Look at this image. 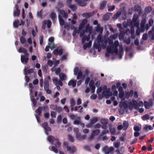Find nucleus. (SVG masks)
<instances>
[{"label": "nucleus", "mask_w": 154, "mask_h": 154, "mask_svg": "<svg viewBox=\"0 0 154 154\" xmlns=\"http://www.w3.org/2000/svg\"><path fill=\"white\" fill-rule=\"evenodd\" d=\"M24 71H25L24 74L25 75V77L26 82V83H28L29 81V80H30L28 76H27V74L26 72V69H25L24 70Z\"/></svg>", "instance_id": "nucleus-43"}, {"label": "nucleus", "mask_w": 154, "mask_h": 154, "mask_svg": "<svg viewBox=\"0 0 154 154\" xmlns=\"http://www.w3.org/2000/svg\"><path fill=\"white\" fill-rule=\"evenodd\" d=\"M88 22L87 20L86 19H84L82 22L80 24L79 26V27L78 28V31H77V33H79L80 32L81 30L84 28L85 25Z\"/></svg>", "instance_id": "nucleus-8"}, {"label": "nucleus", "mask_w": 154, "mask_h": 154, "mask_svg": "<svg viewBox=\"0 0 154 154\" xmlns=\"http://www.w3.org/2000/svg\"><path fill=\"white\" fill-rule=\"evenodd\" d=\"M89 71L88 69H86L85 71L84 74L83 75V77H84L85 76H87L88 75Z\"/></svg>", "instance_id": "nucleus-59"}, {"label": "nucleus", "mask_w": 154, "mask_h": 154, "mask_svg": "<svg viewBox=\"0 0 154 154\" xmlns=\"http://www.w3.org/2000/svg\"><path fill=\"white\" fill-rule=\"evenodd\" d=\"M120 143L119 142H117L114 144V146L116 148H118L120 146Z\"/></svg>", "instance_id": "nucleus-63"}, {"label": "nucleus", "mask_w": 154, "mask_h": 154, "mask_svg": "<svg viewBox=\"0 0 154 154\" xmlns=\"http://www.w3.org/2000/svg\"><path fill=\"white\" fill-rule=\"evenodd\" d=\"M139 22L138 21L135 19V27L137 28L136 30V33L137 35H139L140 34V32H143L145 30L144 26H141L140 28L139 27Z\"/></svg>", "instance_id": "nucleus-2"}, {"label": "nucleus", "mask_w": 154, "mask_h": 154, "mask_svg": "<svg viewBox=\"0 0 154 154\" xmlns=\"http://www.w3.org/2000/svg\"><path fill=\"white\" fill-rule=\"evenodd\" d=\"M36 112L38 113V116H40L41 115V114L42 113V108L40 107H38L36 110Z\"/></svg>", "instance_id": "nucleus-49"}, {"label": "nucleus", "mask_w": 154, "mask_h": 154, "mask_svg": "<svg viewBox=\"0 0 154 154\" xmlns=\"http://www.w3.org/2000/svg\"><path fill=\"white\" fill-rule=\"evenodd\" d=\"M53 52L54 54L56 55H61L63 53V50L62 48L60 49L59 50L56 48L54 50Z\"/></svg>", "instance_id": "nucleus-10"}, {"label": "nucleus", "mask_w": 154, "mask_h": 154, "mask_svg": "<svg viewBox=\"0 0 154 154\" xmlns=\"http://www.w3.org/2000/svg\"><path fill=\"white\" fill-rule=\"evenodd\" d=\"M69 7L73 12L75 11L77 8V6L74 4L72 5H69Z\"/></svg>", "instance_id": "nucleus-21"}, {"label": "nucleus", "mask_w": 154, "mask_h": 154, "mask_svg": "<svg viewBox=\"0 0 154 154\" xmlns=\"http://www.w3.org/2000/svg\"><path fill=\"white\" fill-rule=\"evenodd\" d=\"M102 94L106 98H108L110 96L112 95V93L110 91V89L109 88L106 91H103Z\"/></svg>", "instance_id": "nucleus-9"}, {"label": "nucleus", "mask_w": 154, "mask_h": 154, "mask_svg": "<svg viewBox=\"0 0 154 154\" xmlns=\"http://www.w3.org/2000/svg\"><path fill=\"white\" fill-rule=\"evenodd\" d=\"M29 58L25 57L23 55H21V60L22 63H26L29 60Z\"/></svg>", "instance_id": "nucleus-13"}, {"label": "nucleus", "mask_w": 154, "mask_h": 154, "mask_svg": "<svg viewBox=\"0 0 154 154\" xmlns=\"http://www.w3.org/2000/svg\"><path fill=\"white\" fill-rule=\"evenodd\" d=\"M146 22V19H144L142 20L141 21V24H140V26H144L145 23Z\"/></svg>", "instance_id": "nucleus-58"}, {"label": "nucleus", "mask_w": 154, "mask_h": 154, "mask_svg": "<svg viewBox=\"0 0 154 154\" xmlns=\"http://www.w3.org/2000/svg\"><path fill=\"white\" fill-rule=\"evenodd\" d=\"M107 52L110 53H113V50L112 49L110 46H108L107 48Z\"/></svg>", "instance_id": "nucleus-51"}, {"label": "nucleus", "mask_w": 154, "mask_h": 154, "mask_svg": "<svg viewBox=\"0 0 154 154\" xmlns=\"http://www.w3.org/2000/svg\"><path fill=\"white\" fill-rule=\"evenodd\" d=\"M101 46L100 44V42H99V41H97L96 43H95L94 45V48L96 49V48H98L99 47Z\"/></svg>", "instance_id": "nucleus-60"}, {"label": "nucleus", "mask_w": 154, "mask_h": 154, "mask_svg": "<svg viewBox=\"0 0 154 154\" xmlns=\"http://www.w3.org/2000/svg\"><path fill=\"white\" fill-rule=\"evenodd\" d=\"M20 21L18 20H16L14 22L13 25L15 28H18L19 25Z\"/></svg>", "instance_id": "nucleus-25"}, {"label": "nucleus", "mask_w": 154, "mask_h": 154, "mask_svg": "<svg viewBox=\"0 0 154 154\" xmlns=\"http://www.w3.org/2000/svg\"><path fill=\"white\" fill-rule=\"evenodd\" d=\"M152 10V8L151 7L148 6L146 8L145 11L146 14H149L150 13Z\"/></svg>", "instance_id": "nucleus-26"}, {"label": "nucleus", "mask_w": 154, "mask_h": 154, "mask_svg": "<svg viewBox=\"0 0 154 154\" xmlns=\"http://www.w3.org/2000/svg\"><path fill=\"white\" fill-rule=\"evenodd\" d=\"M58 17L60 25L62 26H63L64 23V20L60 15H59Z\"/></svg>", "instance_id": "nucleus-33"}, {"label": "nucleus", "mask_w": 154, "mask_h": 154, "mask_svg": "<svg viewBox=\"0 0 154 154\" xmlns=\"http://www.w3.org/2000/svg\"><path fill=\"white\" fill-rule=\"evenodd\" d=\"M97 41H99V42H102L103 41V38L102 37L101 35H98L97 37Z\"/></svg>", "instance_id": "nucleus-55"}, {"label": "nucleus", "mask_w": 154, "mask_h": 154, "mask_svg": "<svg viewBox=\"0 0 154 154\" xmlns=\"http://www.w3.org/2000/svg\"><path fill=\"white\" fill-rule=\"evenodd\" d=\"M109 130H107L106 129L103 130L102 131L100 135L101 136H102L103 135L105 134L109 133Z\"/></svg>", "instance_id": "nucleus-45"}, {"label": "nucleus", "mask_w": 154, "mask_h": 154, "mask_svg": "<svg viewBox=\"0 0 154 154\" xmlns=\"http://www.w3.org/2000/svg\"><path fill=\"white\" fill-rule=\"evenodd\" d=\"M60 13L62 15L63 17L67 18L68 15L65 12V11L63 10H60L59 11Z\"/></svg>", "instance_id": "nucleus-18"}, {"label": "nucleus", "mask_w": 154, "mask_h": 154, "mask_svg": "<svg viewBox=\"0 0 154 154\" xmlns=\"http://www.w3.org/2000/svg\"><path fill=\"white\" fill-rule=\"evenodd\" d=\"M54 38L52 37H50L48 39V41L49 42H50V43H49L48 45H54Z\"/></svg>", "instance_id": "nucleus-28"}, {"label": "nucleus", "mask_w": 154, "mask_h": 154, "mask_svg": "<svg viewBox=\"0 0 154 154\" xmlns=\"http://www.w3.org/2000/svg\"><path fill=\"white\" fill-rule=\"evenodd\" d=\"M76 81H73L72 80H70L68 83V85L69 86L72 85L73 87H75L76 85Z\"/></svg>", "instance_id": "nucleus-19"}, {"label": "nucleus", "mask_w": 154, "mask_h": 154, "mask_svg": "<svg viewBox=\"0 0 154 154\" xmlns=\"http://www.w3.org/2000/svg\"><path fill=\"white\" fill-rule=\"evenodd\" d=\"M144 105V103L142 101H140L138 103L137 102L135 101V109H137V108L138 106H143Z\"/></svg>", "instance_id": "nucleus-27"}, {"label": "nucleus", "mask_w": 154, "mask_h": 154, "mask_svg": "<svg viewBox=\"0 0 154 154\" xmlns=\"http://www.w3.org/2000/svg\"><path fill=\"white\" fill-rule=\"evenodd\" d=\"M18 51L19 53H25L27 52V50L24 48L20 47L18 48Z\"/></svg>", "instance_id": "nucleus-30"}, {"label": "nucleus", "mask_w": 154, "mask_h": 154, "mask_svg": "<svg viewBox=\"0 0 154 154\" xmlns=\"http://www.w3.org/2000/svg\"><path fill=\"white\" fill-rule=\"evenodd\" d=\"M56 147L53 146L51 147V149L55 153H57L58 152V151Z\"/></svg>", "instance_id": "nucleus-64"}, {"label": "nucleus", "mask_w": 154, "mask_h": 154, "mask_svg": "<svg viewBox=\"0 0 154 154\" xmlns=\"http://www.w3.org/2000/svg\"><path fill=\"white\" fill-rule=\"evenodd\" d=\"M82 16L83 17H85L86 19H88L91 16V14H89L88 13H85L82 14Z\"/></svg>", "instance_id": "nucleus-23"}, {"label": "nucleus", "mask_w": 154, "mask_h": 154, "mask_svg": "<svg viewBox=\"0 0 154 154\" xmlns=\"http://www.w3.org/2000/svg\"><path fill=\"white\" fill-rule=\"evenodd\" d=\"M100 122L101 124L104 125H107L108 123V120L104 118L101 119Z\"/></svg>", "instance_id": "nucleus-29"}, {"label": "nucleus", "mask_w": 154, "mask_h": 154, "mask_svg": "<svg viewBox=\"0 0 154 154\" xmlns=\"http://www.w3.org/2000/svg\"><path fill=\"white\" fill-rule=\"evenodd\" d=\"M69 116L70 119L72 120H74L73 122L74 125H78L81 122V118L79 116H78L77 115L69 114Z\"/></svg>", "instance_id": "nucleus-1"}, {"label": "nucleus", "mask_w": 154, "mask_h": 154, "mask_svg": "<svg viewBox=\"0 0 154 154\" xmlns=\"http://www.w3.org/2000/svg\"><path fill=\"white\" fill-rule=\"evenodd\" d=\"M134 94V91L133 90L129 91H127L125 93V97L127 99H128L130 97L132 96Z\"/></svg>", "instance_id": "nucleus-15"}, {"label": "nucleus", "mask_w": 154, "mask_h": 154, "mask_svg": "<svg viewBox=\"0 0 154 154\" xmlns=\"http://www.w3.org/2000/svg\"><path fill=\"white\" fill-rule=\"evenodd\" d=\"M20 42L22 44H24L26 43V40L25 37L21 36L20 38Z\"/></svg>", "instance_id": "nucleus-36"}, {"label": "nucleus", "mask_w": 154, "mask_h": 154, "mask_svg": "<svg viewBox=\"0 0 154 154\" xmlns=\"http://www.w3.org/2000/svg\"><path fill=\"white\" fill-rule=\"evenodd\" d=\"M81 134L80 133L77 134L76 135V137L77 139L79 140H81Z\"/></svg>", "instance_id": "nucleus-62"}, {"label": "nucleus", "mask_w": 154, "mask_h": 154, "mask_svg": "<svg viewBox=\"0 0 154 154\" xmlns=\"http://www.w3.org/2000/svg\"><path fill=\"white\" fill-rule=\"evenodd\" d=\"M68 139L70 142H73L74 141V140L73 137L70 134H68Z\"/></svg>", "instance_id": "nucleus-44"}, {"label": "nucleus", "mask_w": 154, "mask_h": 154, "mask_svg": "<svg viewBox=\"0 0 154 154\" xmlns=\"http://www.w3.org/2000/svg\"><path fill=\"white\" fill-rule=\"evenodd\" d=\"M107 3V2L106 1H104L102 2L100 5V9L101 10L104 9Z\"/></svg>", "instance_id": "nucleus-16"}, {"label": "nucleus", "mask_w": 154, "mask_h": 154, "mask_svg": "<svg viewBox=\"0 0 154 154\" xmlns=\"http://www.w3.org/2000/svg\"><path fill=\"white\" fill-rule=\"evenodd\" d=\"M40 44L41 45H42L43 42V36L42 35H40L39 37Z\"/></svg>", "instance_id": "nucleus-57"}, {"label": "nucleus", "mask_w": 154, "mask_h": 154, "mask_svg": "<svg viewBox=\"0 0 154 154\" xmlns=\"http://www.w3.org/2000/svg\"><path fill=\"white\" fill-rule=\"evenodd\" d=\"M100 133V131L99 129H96L94 130L92 132V133L95 136L97 135L98 134Z\"/></svg>", "instance_id": "nucleus-41"}, {"label": "nucleus", "mask_w": 154, "mask_h": 154, "mask_svg": "<svg viewBox=\"0 0 154 154\" xmlns=\"http://www.w3.org/2000/svg\"><path fill=\"white\" fill-rule=\"evenodd\" d=\"M131 42V38L130 37H128V38H125L124 39V42L125 43H126V44L127 45H129L130 44Z\"/></svg>", "instance_id": "nucleus-34"}, {"label": "nucleus", "mask_w": 154, "mask_h": 154, "mask_svg": "<svg viewBox=\"0 0 154 154\" xmlns=\"http://www.w3.org/2000/svg\"><path fill=\"white\" fill-rule=\"evenodd\" d=\"M26 69V72L27 74H30L32 73L34 71V70L33 68H31L29 69H27L26 68L24 70Z\"/></svg>", "instance_id": "nucleus-46"}, {"label": "nucleus", "mask_w": 154, "mask_h": 154, "mask_svg": "<svg viewBox=\"0 0 154 154\" xmlns=\"http://www.w3.org/2000/svg\"><path fill=\"white\" fill-rule=\"evenodd\" d=\"M96 30L97 32H99L100 33L102 32L103 29L102 27H100L99 24L97 25L96 28Z\"/></svg>", "instance_id": "nucleus-31"}, {"label": "nucleus", "mask_w": 154, "mask_h": 154, "mask_svg": "<svg viewBox=\"0 0 154 154\" xmlns=\"http://www.w3.org/2000/svg\"><path fill=\"white\" fill-rule=\"evenodd\" d=\"M131 31L130 33L132 35L131 38H135V35H134V27L135 26V14H133V17L132 18V21L131 22Z\"/></svg>", "instance_id": "nucleus-4"}, {"label": "nucleus", "mask_w": 154, "mask_h": 154, "mask_svg": "<svg viewBox=\"0 0 154 154\" xmlns=\"http://www.w3.org/2000/svg\"><path fill=\"white\" fill-rule=\"evenodd\" d=\"M49 82L47 80L45 79L44 81V88L46 93L50 94L51 93V90L49 89Z\"/></svg>", "instance_id": "nucleus-5"}, {"label": "nucleus", "mask_w": 154, "mask_h": 154, "mask_svg": "<svg viewBox=\"0 0 154 154\" xmlns=\"http://www.w3.org/2000/svg\"><path fill=\"white\" fill-rule=\"evenodd\" d=\"M142 119L143 121L149 119V116L148 114H146L143 116L142 117Z\"/></svg>", "instance_id": "nucleus-42"}, {"label": "nucleus", "mask_w": 154, "mask_h": 154, "mask_svg": "<svg viewBox=\"0 0 154 154\" xmlns=\"http://www.w3.org/2000/svg\"><path fill=\"white\" fill-rule=\"evenodd\" d=\"M144 105L146 109H149L153 105V100L152 99H149L148 101H145Z\"/></svg>", "instance_id": "nucleus-3"}, {"label": "nucleus", "mask_w": 154, "mask_h": 154, "mask_svg": "<svg viewBox=\"0 0 154 154\" xmlns=\"http://www.w3.org/2000/svg\"><path fill=\"white\" fill-rule=\"evenodd\" d=\"M108 7L109 8L108 9V11H113L115 9V6L114 5L110 7L108 6Z\"/></svg>", "instance_id": "nucleus-61"}, {"label": "nucleus", "mask_w": 154, "mask_h": 154, "mask_svg": "<svg viewBox=\"0 0 154 154\" xmlns=\"http://www.w3.org/2000/svg\"><path fill=\"white\" fill-rule=\"evenodd\" d=\"M62 116L61 115L58 116L57 119V122L58 123H59L61 122Z\"/></svg>", "instance_id": "nucleus-56"}, {"label": "nucleus", "mask_w": 154, "mask_h": 154, "mask_svg": "<svg viewBox=\"0 0 154 154\" xmlns=\"http://www.w3.org/2000/svg\"><path fill=\"white\" fill-rule=\"evenodd\" d=\"M56 140L57 141V142L55 144L56 147L57 148L60 147L61 145V143L59 141V139L58 138H57Z\"/></svg>", "instance_id": "nucleus-39"}, {"label": "nucleus", "mask_w": 154, "mask_h": 154, "mask_svg": "<svg viewBox=\"0 0 154 154\" xmlns=\"http://www.w3.org/2000/svg\"><path fill=\"white\" fill-rule=\"evenodd\" d=\"M77 79H81L82 77H83V75L82 72L81 71H79L78 73Z\"/></svg>", "instance_id": "nucleus-38"}, {"label": "nucleus", "mask_w": 154, "mask_h": 154, "mask_svg": "<svg viewBox=\"0 0 154 154\" xmlns=\"http://www.w3.org/2000/svg\"><path fill=\"white\" fill-rule=\"evenodd\" d=\"M128 126V122L125 121L123 123V130H126Z\"/></svg>", "instance_id": "nucleus-32"}, {"label": "nucleus", "mask_w": 154, "mask_h": 154, "mask_svg": "<svg viewBox=\"0 0 154 154\" xmlns=\"http://www.w3.org/2000/svg\"><path fill=\"white\" fill-rule=\"evenodd\" d=\"M48 68V66L47 65H45L42 67V69L43 72L46 73L47 72Z\"/></svg>", "instance_id": "nucleus-47"}, {"label": "nucleus", "mask_w": 154, "mask_h": 154, "mask_svg": "<svg viewBox=\"0 0 154 154\" xmlns=\"http://www.w3.org/2000/svg\"><path fill=\"white\" fill-rule=\"evenodd\" d=\"M50 17L52 20H54L56 17V14L53 12L50 14Z\"/></svg>", "instance_id": "nucleus-37"}, {"label": "nucleus", "mask_w": 154, "mask_h": 154, "mask_svg": "<svg viewBox=\"0 0 154 154\" xmlns=\"http://www.w3.org/2000/svg\"><path fill=\"white\" fill-rule=\"evenodd\" d=\"M20 14V9H17L14 10L13 12V14L14 17H18Z\"/></svg>", "instance_id": "nucleus-20"}, {"label": "nucleus", "mask_w": 154, "mask_h": 154, "mask_svg": "<svg viewBox=\"0 0 154 154\" xmlns=\"http://www.w3.org/2000/svg\"><path fill=\"white\" fill-rule=\"evenodd\" d=\"M56 139L54 137L52 136H49L48 137V140L51 143H52L55 141L56 140Z\"/></svg>", "instance_id": "nucleus-17"}, {"label": "nucleus", "mask_w": 154, "mask_h": 154, "mask_svg": "<svg viewBox=\"0 0 154 154\" xmlns=\"http://www.w3.org/2000/svg\"><path fill=\"white\" fill-rule=\"evenodd\" d=\"M135 18L140 16L142 13L141 7L138 5H135Z\"/></svg>", "instance_id": "nucleus-6"}, {"label": "nucleus", "mask_w": 154, "mask_h": 154, "mask_svg": "<svg viewBox=\"0 0 154 154\" xmlns=\"http://www.w3.org/2000/svg\"><path fill=\"white\" fill-rule=\"evenodd\" d=\"M47 64L48 66L51 67L53 65V62L51 60H48L47 61Z\"/></svg>", "instance_id": "nucleus-54"}, {"label": "nucleus", "mask_w": 154, "mask_h": 154, "mask_svg": "<svg viewBox=\"0 0 154 154\" xmlns=\"http://www.w3.org/2000/svg\"><path fill=\"white\" fill-rule=\"evenodd\" d=\"M42 127L44 128L45 130L46 134L48 135V133L47 131H51V128L48 126V125L47 122H45L42 124Z\"/></svg>", "instance_id": "nucleus-7"}, {"label": "nucleus", "mask_w": 154, "mask_h": 154, "mask_svg": "<svg viewBox=\"0 0 154 154\" xmlns=\"http://www.w3.org/2000/svg\"><path fill=\"white\" fill-rule=\"evenodd\" d=\"M44 25H46L47 24V26L48 28H50L51 27V22L50 20H45L43 22Z\"/></svg>", "instance_id": "nucleus-24"}, {"label": "nucleus", "mask_w": 154, "mask_h": 154, "mask_svg": "<svg viewBox=\"0 0 154 154\" xmlns=\"http://www.w3.org/2000/svg\"><path fill=\"white\" fill-rule=\"evenodd\" d=\"M128 108L131 110H132L134 107H135V100L133 99L132 102H130L128 103Z\"/></svg>", "instance_id": "nucleus-11"}, {"label": "nucleus", "mask_w": 154, "mask_h": 154, "mask_svg": "<svg viewBox=\"0 0 154 154\" xmlns=\"http://www.w3.org/2000/svg\"><path fill=\"white\" fill-rule=\"evenodd\" d=\"M79 69L78 67H75L74 69V74L75 75H76L79 72Z\"/></svg>", "instance_id": "nucleus-50"}, {"label": "nucleus", "mask_w": 154, "mask_h": 154, "mask_svg": "<svg viewBox=\"0 0 154 154\" xmlns=\"http://www.w3.org/2000/svg\"><path fill=\"white\" fill-rule=\"evenodd\" d=\"M124 34L123 33H122L121 32L120 33L119 35V38L120 40H122L124 38Z\"/></svg>", "instance_id": "nucleus-53"}, {"label": "nucleus", "mask_w": 154, "mask_h": 154, "mask_svg": "<svg viewBox=\"0 0 154 154\" xmlns=\"http://www.w3.org/2000/svg\"><path fill=\"white\" fill-rule=\"evenodd\" d=\"M56 45L54 44L53 46H52L51 45H49L48 46H47L45 49V51L46 52H48L49 51V48H50L51 49H52L53 48H56Z\"/></svg>", "instance_id": "nucleus-22"}, {"label": "nucleus", "mask_w": 154, "mask_h": 154, "mask_svg": "<svg viewBox=\"0 0 154 154\" xmlns=\"http://www.w3.org/2000/svg\"><path fill=\"white\" fill-rule=\"evenodd\" d=\"M92 29V26H90L89 24H88L86 26L85 30V31L86 32L90 33L91 32Z\"/></svg>", "instance_id": "nucleus-14"}, {"label": "nucleus", "mask_w": 154, "mask_h": 154, "mask_svg": "<svg viewBox=\"0 0 154 154\" xmlns=\"http://www.w3.org/2000/svg\"><path fill=\"white\" fill-rule=\"evenodd\" d=\"M97 121V118L96 117L95 118H93L92 119L91 121V125L90 126H91V125L94 124Z\"/></svg>", "instance_id": "nucleus-35"}, {"label": "nucleus", "mask_w": 154, "mask_h": 154, "mask_svg": "<svg viewBox=\"0 0 154 154\" xmlns=\"http://www.w3.org/2000/svg\"><path fill=\"white\" fill-rule=\"evenodd\" d=\"M42 10H41L38 12L37 14V16L39 18H42Z\"/></svg>", "instance_id": "nucleus-52"}, {"label": "nucleus", "mask_w": 154, "mask_h": 154, "mask_svg": "<svg viewBox=\"0 0 154 154\" xmlns=\"http://www.w3.org/2000/svg\"><path fill=\"white\" fill-rule=\"evenodd\" d=\"M59 77L60 80L63 81L65 77V75L63 73L61 72L60 73Z\"/></svg>", "instance_id": "nucleus-48"}, {"label": "nucleus", "mask_w": 154, "mask_h": 154, "mask_svg": "<svg viewBox=\"0 0 154 154\" xmlns=\"http://www.w3.org/2000/svg\"><path fill=\"white\" fill-rule=\"evenodd\" d=\"M124 92H119V97L120 98H121L122 100H124L125 98L124 97Z\"/></svg>", "instance_id": "nucleus-40"}, {"label": "nucleus", "mask_w": 154, "mask_h": 154, "mask_svg": "<svg viewBox=\"0 0 154 154\" xmlns=\"http://www.w3.org/2000/svg\"><path fill=\"white\" fill-rule=\"evenodd\" d=\"M153 129V128L151 125H146L143 128V130L146 132H148L149 130H151Z\"/></svg>", "instance_id": "nucleus-12"}]
</instances>
